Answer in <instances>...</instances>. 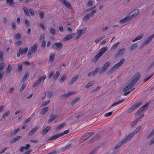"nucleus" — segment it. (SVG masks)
I'll use <instances>...</instances> for the list:
<instances>
[{
	"label": "nucleus",
	"instance_id": "obj_11",
	"mask_svg": "<svg viewBox=\"0 0 154 154\" xmlns=\"http://www.w3.org/2000/svg\"><path fill=\"white\" fill-rule=\"evenodd\" d=\"M131 19L130 15L128 14L127 16L120 20L119 21V22L121 23H124L128 22Z\"/></svg>",
	"mask_w": 154,
	"mask_h": 154
},
{
	"label": "nucleus",
	"instance_id": "obj_15",
	"mask_svg": "<svg viewBox=\"0 0 154 154\" xmlns=\"http://www.w3.org/2000/svg\"><path fill=\"white\" fill-rule=\"evenodd\" d=\"M38 129V128L37 126H36L34 128H33L32 129V130L28 133V136H32L34 133H35L37 131Z\"/></svg>",
	"mask_w": 154,
	"mask_h": 154
},
{
	"label": "nucleus",
	"instance_id": "obj_19",
	"mask_svg": "<svg viewBox=\"0 0 154 154\" xmlns=\"http://www.w3.org/2000/svg\"><path fill=\"white\" fill-rule=\"evenodd\" d=\"M46 95L48 98H51L53 95V93L51 91H48L45 92Z\"/></svg>",
	"mask_w": 154,
	"mask_h": 154
},
{
	"label": "nucleus",
	"instance_id": "obj_59",
	"mask_svg": "<svg viewBox=\"0 0 154 154\" xmlns=\"http://www.w3.org/2000/svg\"><path fill=\"white\" fill-rule=\"evenodd\" d=\"M26 85V84H23L21 88L20 89V92H21L23 91L24 89L25 88V87Z\"/></svg>",
	"mask_w": 154,
	"mask_h": 154
},
{
	"label": "nucleus",
	"instance_id": "obj_61",
	"mask_svg": "<svg viewBox=\"0 0 154 154\" xmlns=\"http://www.w3.org/2000/svg\"><path fill=\"white\" fill-rule=\"evenodd\" d=\"M39 26L43 30H45L46 29L45 26L44 25L43 23H40L39 24Z\"/></svg>",
	"mask_w": 154,
	"mask_h": 154
},
{
	"label": "nucleus",
	"instance_id": "obj_8",
	"mask_svg": "<svg viewBox=\"0 0 154 154\" xmlns=\"http://www.w3.org/2000/svg\"><path fill=\"white\" fill-rule=\"evenodd\" d=\"M139 10L137 9H135L131 11L128 14L130 15L131 18L136 17L139 14Z\"/></svg>",
	"mask_w": 154,
	"mask_h": 154
},
{
	"label": "nucleus",
	"instance_id": "obj_26",
	"mask_svg": "<svg viewBox=\"0 0 154 154\" xmlns=\"http://www.w3.org/2000/svg\"><path fill=\"white\" fill-rule=\"evenodd\" d=\"M60 74L59 71H57L55 74L53 76V78L54 80L56 81L58 77Z\"/></svg>",
	"mask_w": 154,
	"mask_h": 154
},
{
	"label": "nucleus",
	"instance_id": "obj_45",
	"mask_svg": "<svg viewBox=\"0 0 154 154\" xmlns=\"http://www.w3.org/2000/svg\"><path fill=\"white\" fill-rule=\"evenodd\" d=\"M66 75L65 74L63 75L61 77L60 80V82H63L66 79Z\"/></svg>",
	"mask_w": 154,
	"mask_h": 154
},
{
	"label": "nucleus",
	"instance_id": "obj_23",
	"mask_svg": "<svg viewBox=\"0 0 154 154\" xmlns=\"http://www.w3.org/2000/svg\"><path fill=\"white\" fill-rule=\"evenodd\" d=\"M21 138L20 136H18L15 137L13 138L10 141V143H15L17 140Z\"/></svg>",
	"mask_w": 154,
	"mask_h": 154
},
{
	"label": "nucleus",
	"instance_id": "obj_63",
	"mask_svg": "<svg viewBox=\"0 0 154 154\" xmlns=\"http://www.w3.org/2000/svg\"><path fill=\"white\" fill-rule=\"evenodd\" d=\"M20 128H19L14 130L12 132V134H16L20 131Z\"/></svg>",
	"mask_w": 154,
	"mask_h": 154
},
{
	"label": "nucleus",
	"instance_id": "obj_25",
	"mask_svg": "<svg viewBox=\"0 0 154 154\" xmlns=\"http://www.w3.org/2000/svg\"><path fill=\"white\" fill-rule=\"evenodd\" d=\"M79 100V98L74 99L71 100L70 103V104L72 105H74L77 103Z\"/></svg>",
	"mask_w": 154,
	"mask_h": 154
},
{
	"label": "nucleus",
	"instance_id": "obj_40",
	"mask_svg": "<svg viewBox=\"0 0 154 154\" xmlns=\"http://www.w3.org/2000/svg\"><path fill=\"white\" fill-rule=\"evenodd\" d=\"M139 119H136L134 121L132 122L131 123V126L133 127L139 121Z\"/></svg>",
	"mask_w": 154,
	"mask_h": 154
},
{
	"label": "nucleus",
	"instance_id": "obj_47",
	"mask_svg": "<svg viewBox=\"0 0 154 154\" xmlns=\"http://www.w3.org/2000/svg\"><path fill=\"white\" fill-rule=\"evenodd\" d=\"M101 56H102L99 53H98L94 57V59L96 61H97Z\"/></svg>",
	"mask_w": 154,
	"mask_h": 154
},
{
	"label": "nucleus",
	"instance_id": "obj_55",
	"mask_svg": "<svg viewBox=\"0 0 154 154\" xmlns=\"http://www.w3.org/2000/svg\"><path fill=\"white\" fill-rule=\"evenodd\" d=\"M10 113V111H8L6 112L3 115V117L5 118L8 115H9Z\"/></svg>",
	"mask_w": 154,
	"mask_h": 154
},
{
	"label": "nucleus",
	"instance_id": "obj_44",
	"mask_svg": "<svg viewBox=\"0 0 154 154\" xmlns=\"http://www.w3.org/2000/svg\"><path fill=\"white\" fill-rule=\"evenodd\" d=\"M100 136L98 134H97L95 136H93L92 137V139H94V140H98L100 137Z\"/></svg>",
	"mask_w": 154,
	"mask_h": 154
},
{
	"label": "nucleus",
	"instance_id": "obj_41",
	"mask_svg": "<svg viewBox=\"0 0 154 154\" xmlns=\"http://www.w3.org/2000/svg\"><path fill=\"white\" fill-rule=\"evenodd\" d=\"M29 75V73L28 72H27L25 73L23 77V81H25L28 77Z\"/></svg>",
	"mask_w": 154,
	"mask_h": 154
},
{
	"label": "nucleus",
	"instance_id": "obj_37",
	"mask_svg": "<svg viewBox=\"0 0 154 154\" xmlns=\"http://www.w3.org/2000/svg\"><path fill=\"white\" fill-rule=\"evenodd\" d=\"M98 148V146H97L94 148L89 154H95V152L97 150Z\"/></svg>",
	"mask_w": 154,
	"mask_h": 154
},
{
	"label": "nucleus",
	"instance_id": "obj_24",
	"mask_svg": "<svg viewBox=\"0 0 154 154\" xmlns=\"http://www.w3.org/2000/svg\"><path fill=\"white\" fill-rule=\"evenodd\" d=\"M48 107H47L42 109L40 110V113L41 114H45L48 111Z\"/></svg>",
	"mask_w": 154,
	"mask_h": 154
},
{
	"label": "nucleus",
	"instance_id": "obj_10",
	"mask_svg": "<svg viewBox=\"0 0 154 154\" xmlns=\"http://www.w3.org/2000/svg\"><path fill=\"white\" fill-rule=\"evenodd\" d=\"M94 134V132H90L84 134L81 138V140H82V141L81 143L84 141L86 139L91 136L93 135Z\"/></svg>",
	"mask_w": 154,
	"mask_h": 154
},
{
	"label": "nucleus",
	"instance_id": "obj_4",
	"mask_svg": "<svg viewBox=\"0 0 154 154\" xmlns=\"http://www.w3.org/2000/svg\"><path fill=\"white\" fill-rule=\"evenodd\" d=\"M142 104V102H140L136 103L132 105L130 108L128 109L126 111L128 113L132 112L134 109L138 108Z\"/></svg>",
	"mask_w": 154,
	"mask_h": 154
},
{
	"label": "nucleus",
	"instance_id": "obj_54",
	"mask_svg": "<svg viewBox=\"0 0 154 154\" xmlns=\"http://www.w3.org/2000/svg\"><path fill=\"white\" fill-rule=\"evenodd\" d=\"M14 37L16 39H19L21 37V35L20 33H17L15 35Z\"/></svg>",
	"mask_w": 154,
	"mask_h": 154
},
{
	"label": "nucleus",
	"instance_id": "obj_39",
	"mask_svg": "<svg viewBox=\"0 0 154 154\" xmlns=\"http://www.w3.org/2000/svg\"><path fill=\"white\" fill-rule=\"evenodd\" d=\"M137 44L136 43H135L131 45L129 48V49L130 51H131L133 50L134 48H137Z\"/></svg>",
	"mask_w": 154,
	"mask_h": 154
},
{
	"label": "nucleus",
	"instance_id": "obj_16",
	"mask_svg": "<svg viewBox=\"0 0 154 154\" xmlns=\"http://www.w3.org/2000/svg\"><path fill=\"white\" fill-rule=\"evenodd\" d=\"M125 52V48H122L119 49L117 52V54L116 56H121Z\"/></svg>",
	"mask_w": 154,
	"mask_h": 154
},
{
	"label": "nucleus",
	"instance_id": "obj_1",
	"mask_svg": "<svg viewBox=\"0 0 154 154\" xmlns=\"http://www.w3.org/2000/svg\"><path fill=\"white\" fill-rule=\"evenodd\" d=\"M140 78V75L139 73H136L132 76L129 82L127 83V85L124 89L123 91H127L131 89L138 80Z\"/></svg>",
	"mask_w": 154,
	"mask_h": 154
},
{
	"label": "nucleus",
	"instance_id": "obj_52",
	"mask_svg": "<svg viewBox=\"0 0 154 154\" xmlns=\"http://www.w3.org/2000/svg\"><path fill=\"white\" fill-rule=\"evenodd\" d=\"M54 54L53 55L51 54L50 55L49 57V60L50 61L53 62L54 60V57L55 56Z\"/></svg>",
	"mask_w": 154,
	"mask_h": 154
},
{
	"label": "nucleus",
	"instance_id": "obj_5",
	"mask_svg": "<svg viewBox=\"0 0 154 154\" xmlns=\"http://www.w3.org/2000/svg\"><path fill=\"white\" fill-rule=\"evenodd\" d=\"M52 47L54 50L60 51L63 48V44L61 42L54 43L52 44Z\"/></svg>",
	"mask_w": 154,
	"mask_h": 154
},
{
	"label": "nucleus",
	"instance_id": "obj_60",
	"mask_svg": "<svg viewBox=\"0 0 154 154\" xmlns=\"http://www.w3.org/2000/svg\"><path fill=\"white\" fill-rule=\"evenodd\" d=\"M46 42L44 41H42V48H45L46 45Z\"/></svg>",
	"mask_w": 154,
	"mask_h": 154
},
{
	"label": "nucleus",
	"instance_id": "obj_7",
	"mask_svg": "<svg viewBox=\"0 0 154 154\" xmlns=\"http://www.w3.org/2000/svg\"><path fill=\"white\" fill-rule=\"evenodd\" d=\"M28 50V48L27 47H25L24 48H21L19 50V52L17 53V57H19L20 54H26Z\"/></svg>",
	"mask_w": 154,
	"mask_h": 154
},
{
	"label": "nucleus",
	"instance_id": "obj_57",
	"mask_svg": "<svg viewBox=\"0 0 154 154\" xmlns=\"http://www.w3.org/2000/svg\"><path fill=\"white\" fill-rule=\"evenodd\" d=\"M6 1L7 3L10 6H11L13 3V0H7Z\"/></svg>",
	"mask_w": 154,
	"mask_h": 154
},
{
	"label": "nucleus",
	"instance_id": "obj_62",
	"mask_svg": "<svg viewBox=\"0 0 154 154\" xmlns=\"http://www.w3.org/2000/svg\"><path fill=\"white\" fill-rule=\"evenodd\" d=\"M3 52L2 51H0V59L2 60L3 59Z\"/></svg>",
	"mask_w": 154,
	"mask_h": 154
},
{
	"label": "nucleus",
	"instance_id": "obj_43",
	"mask_svg": "<svg viewBox=\"0 0 154 154\" xmlns=\"http://www.w3.org/2000/svg\"><path fill=\"white\" fill-rule=\"evenodd\" d=\"M120 42H118L116 43H115V44L113 45L112 46V47L111 49H115L120 44Z\"/></svg>",
	"mask_w": 154,
	"mask_h": 154
},
{
	"label": "nucleus",
	"instance_id": "obj_58",
	"mask_svg": "<svg viewBox=\"0 0 154 154\" xmlns=\"http://www.w3.org/2000/svg\"><path fill=\"white\" fill-rule=\"evenodd\" d=\"M23 8L24 9V13L26 14V15L27 16H29V13L28 12V9H27L25 7H24Z\"/></svg>",
	"mask_w": 154,
	"mask_h": 154
},
{
	"label": "nucleus",
	"instance_id": "obj_14",
	"mask_svg": "<svg viewBox=\"0 0 154 154\" xmlns=\"http://www.w3.org/2000/svg\"><path fill=\"white\" fill-rule=\"evenodd\" d=\"M131 134H129L128 136L122 139L120 143L122 145L123 144H124L129 141L131 140V138L132 137V136H131Z\"/></svg>",
	"mask_w": 154,
	"mask_h": 154
},
{
	"label": "nucleus",
	"instance_id": "obj_27",
	"mask_svg": "<svg viewBox=\"0 0 154 154\" xmlns=\"http://www.w3.org/2000/svg\"><path fill=\"white\" fill-rule=\"evenodd\" d=\"M144 36L143 34H141L140 35H139L132 41V42H134L138 40L141 39Z\"/></svg>",
	"mask_w": 154,
	"mask_h": 154
},
{
	"label": "nucleus",
	"instance_id": "obj_42",
	"mask_svg": "<svg viewBox=\"0 0 154 154\" xmlns=\"http://www.w3.org/2000/svg\"><path fill=\"white\" fill-rule=\"evenodd\" d=\"M50 32L52 35H55L56 34L55 30L53 27L50 28Z\"/></svg>",
	"mask_w": 154,
	"mask_h": 154
},
{
	"label": "nucleus",
	"instance_id": "obj_30",
	"mask_svg": "<svg viewBox=\"0 0 154 154\" xmlns=\"http://www.w3.org/2000/svg\"><path fill=\"white\" fill-rule=\"evenodd\" d=\"M148 44L149 43L146 41L142 42L140 45V48L143 49L145 46L146 45Z\"/></svg>",
	"mask_w": 154,
	"mask_h": 154
},
{
	"label": "nucleus",
	"instance_id": "obj_48",
	"mask_svg": "<svg viewBox=\"0 0 154 154\" xmlns=\"http://www.w3.org/2000/svg\"><path fill=\"white\" fill-rule=\"evenodd\" d=\"M93 4V2L92 0H89L87 4V5L89 7L91 6Z\"/></svg>",
	"mask_w": 154,
	"mask_h": 154
},
{
	"label": "nucleus",
	"instance_id": "obj_36",
	"mask_svg": "<svg viewBox=\"0 0 154 154\" xmlns=\"http://www.w3.org/2000/svg\"><path fill=\"white\" fill-rule=\"evenodd\" d=\"M51 118L48 120V123H50L53 121L54 119H56L57 117V116L56 115H54L53 114H52L51 115Z\"/></svg>",
	"mask_w": 154,
	"mask_h": 154
},
{
	"label": "nucleus",
	"instance_id": "obj_21",
	"mask_svg": "<svg viewBox=\"0 0 154 154\" xmlns=\"http://www.w3.org/2000/svg\"><path fill=\"white\" fill-rule=\"evenodd\" d=\"M61 136L62 134H60L59 133L51 137L50 138L49 140H53Z\"/></svg>",
	"mask_w": 154,
	"mask_h": 154
},
{
	"label": "nucleus",
	"instance_id": "obj_51",
	"mask_svg": "<svg viewBox=\"0 0 154 154\" xmlns=\"http://www.w3.org/2000/svg\"><path fill=\"white\" fill-rule=\"evenodd\" d=\"M143 111V110L141 108H140V109L135 113V115L136 116L140 114Z\"/></svg>",
	"mask_w": 154,
	"mask_h": 154
},
{
	"label": "nucleus",
	"instance_id": "obj_13",
	"mask_svg": "<svg viewBox=\"0 0 154 154\" xmlns=\"http://www.w3.org/2000/svg\"><path fill=\"white\" fill-rule=\"evenodd\" d=\"M86 30V29H84L83 30L79 29L77 30V32H78L79 33L75 37V39H79L82 35L85 33Z\"/></svg>",
	"mask_w": 154,
	"mask_h": 154
},
{
	"label": "nucleus",
	"instance_id": "obj_35",
	"mask_svg": "<svg viewBox=\"0 0 154 154\" xmlns=\"http://www.w3.org/2000/svg\"><path fill=\"white\" fill-rule=\"evenodd\" d=\"M154 37V33L148 37L146 40L148 43L151 41L153 38Z\"/></svg>",
	"mask_w": 154,
	"mask_h": 154
},
{
	"label": "nucleus",
	"instance_id": "obj_50",
	"mask_svg": "<svg viewBox=\"0 0 154 154\" xmlns=\"http://www.w3.org/2000/svg\"><path fill=\"white\" fill-rule=\"evenodd\" d=\"M154 73L150 75L149 77L147 78H146L143 80V82H145L148 80L149 79H150L153 76Z\"/></svg>",
	"mask_w": 154,
	"mask_h": 154
},
{
	"label": "nucleus",
	"instance_id": "obj_6",
	"mask_svg": "<svg viewBox=\"0 0 154 154\" xmlns=\"http://www.w3.org/2000/svg\"><path fill=\"white\" fill-rule=\"evenodd\" d=\"M46 78V76L45 75H43V76L40 77L36 82L34 84L33 87H34L36 86L39 85L42 82H43Z\"/></svg>",
	"mask_w": 154,
	"mask_h": 154
},
{
	"label": "nucleus",
	"instance_id": "obj_31",
	"mask_svg": "<svg viewBox=\"0 0 154 154\" xmlns=\"http://www.w3.org/2000/svg\"><path fill=\"white\" fill-rule=\"evenodd\" d=\"M90 16L91 14H87L83 17V20L84 21H87L89 19Z\"/></svg>",
	"mask_w": 154,
	"mask_h": 154
},
{
	"label": "nucleus",
	"instance_id": "obj_20",
	"mask_svg": "<svg viewBox=\"0 0 154 154\" xmlns=\"http://www.w3.org/2000/svg\"><path fill=\"white\" fill-rule=\"evenodd\" d=\"M107 49L108 48L107 47H103L100 49L99 53L102 56Z\"/></svg>",
	"mask_w": 154,
	"mask_h": 154
},
{
	"label": "nucleus",
	"instance_id": "obj_32",
	"mask_svg": "<svg viewBox=\"0 0 154 154\" xmlns=\"http://www.w3.org/2000/svg\"><path fill=\"white\" fill-rule=\"evenodd\" d=\"M66 125L65 123H63L58 125L56 128V129L57 130H59L63 128Z\"/></svg>",
	"mask_w": 154,
	"mask_h": 154
},
{
	"label": "nucleus",
	"instance_id": "obj_38",
	"mask_svg": "<svg viewBox=\"0 0 154 154\" xmlns=\"http://www.w3.org/2000/svg\"><path fill=\"white\" fill-rule=\"evenodd\" d=\"M105 37V35H103L101 37L96 39L95 40V42L96 43H98L102 39L104 38Z\"/></svg>",
	"mask_w": 154,
	"mask_h": 154
},
{
	"label": "nucleus",
	"instance_id": "obj_22",
	"mask_svg": "<svg viewBox=\"0 0 154 154\" xmlns=\"http://www.w3.org/2000/svg\"><path fill=\"white\" fill-rule=\"evenodd\" d=\"M51 128L50 127H46L44 130L42 131V134L43 135L46 134L49 131Z\"/></svg>",
	"mask_w": 154,
	"mask_h": 154
},
{
	"label": "nucleus",
	"instance_id": "obj_56",
	"mask_svg": "<svg viewBox=\"0 0 154 154\" xmlns=\"http://www.w3.org/2000/svg\"><path fill=\"white\" fill-rule=\"evenodd\" d=\"M124 100H120V101H119V102L114 103L111 105V106H114L117 105H118V104L120 103L121 102H123L124 101Z\"/></svg>",
	"mask_w": 154,
	"mask_h": 154
},
{
	"label": "nucleus",
	"instance_id": "obj_28",
	"mask_svg": "<svg viewBox=\"0 0 154 154\" xmlns=\"http://www.w3.org/2000/svg\"><path fill=\"white\" fill-rule=\"evenodd\" d=\"M63 4H64L66 7L69 9L71 8H72V7L70 3L66 0H65Z\"/></svg>",
	"mask_w": 154,
	"mask_h": 154
},
{
	"label": "nucleus",
	"instance_id": "obj_34",
	"mask_svg": "<svg viewBox=\"0 0 154 154\" xmlns=\"http://www.w3.org/2000/svg\"><path fill=\"white\" fill-rule=\"evenodd\" d=\"M11 69L12 67L11 65L10 64H9L6 69V72L7 74H8L10 73L11 72Z\"/></svg>",
	"mask_w": 154,
	"mask_h": 154
},
{
	"label": "nucleus",
	"instance_id": "obj_33",
	"mask_svg": "<svg viewBox=\"0 0 154 154\" xmlns=\"http://www.w3.org/2000/svg\"><path fill=\"white\" fill-rule=\"evenodd\" d=\"M94 81H90L85 86V88H88L92 86L94 84Z\"/></svg>",
	"mask_w": 154,
	"mask_h": 154
},
{
	"label": "nucleus",
	"instance_id": "obj_46",
	"mask_svg": "<svg viewBox=\"0 0 154 154\" xmlns=\"http://www.w3.org/2000/svg\"><path fill=\"white\" fill-rule=\"evenodd\" d=\"M149 106V102L147 103L145 105L143 106L140 108L144 110V109H146Z\"/></svg>",
	"mask_w": 154,
	"mask_h": 154
},
{
	"label": "nucleus",
	"instance_id": "obj_53",
	"mask_svg": "<svg viewBox=\"0 0 154 154\" xmlns=\"http://www.w3.org/2000/svg\"><path fill=\"white\" fill-rule=\"evenodd\" d=\"M98 71V67L96 68L93 71L92 76H94L96 74Z\"/></svg>",
	"mask_w": 154,
	"mask_h": 154
},
{
	"label": "nucleus",
	"instance_id": "obj_49",
	"mask_svg": "<svg viewBox=\"0 0 154 154\" xmlns=\"http://www.w3.org/2000/svg\"><path fill=\"white\" fill-rule=\"evenodd\" d=\"M50 102V100H48L45 102H43L41 105V106H43L47 105Z\"/></svg>",
	"mask_w": 154,
	"mask_h": 154
},
{
	"label": "nucleus",
	"instance_id": "obj_17",
	"mask_svg": "<svg viewBox=\"0 0 154 154\" xmlns=\"http://www.w3.org/2000/svg\"><path fill=\"white\" fill-rule=\"evenodd\" d=\"M141 126H139V127L137 128L134 131L132 132L130 134H131V136L132 137L134 136L140 130L141 128Z\"/></svg>",
	"mask_w": 154,
	"mask_h": 154
},
{
	"label": "nucleus",
	"instance_id": "obj_18",
	"mask_svg": "<svg viewBox=\"0 0 154 154\" xmlns=\"http://www.w3.org/2000/svg\"><path fill=\"white\" fill-rule=\"evenodd\" d=\"M79 75H77L72 78L69 81V83L70 84H72L76 80L79 78Z\"/></svg>",
	"mask_w": 154,
	"mask_h": 154
},
{
	"label": "nucleus",
	"instance_id": "obj_12",
	"mask_svg": "<svg viewBox=\"0 0 154 154\" xmlns=\"http://www.w3.org/2000/svg\"><path fill=\"white\" fill-rule=\"evenodd\" d=\"M76 35L75 33H71L67 35L65 37L63 38V41H67L73 38L74 36Z\"/></svg>",
	"mask_w": 154,
	"mask_h": 154
},
{
	"label": "nucleus",
	"instance_id": "obj_29",
	"mask_svg": "<svg viewBox=\"0 0 154 154\" xmlns=\"http://www.w3.org/2000/svg\"><path fill=\"white\" fill-rule=\"evenodd\" d=\"M71 147V144H69L67 146H66L64 147H63L62 149V152H64L66 151V150L70 148Z\"/></svg>",
	"mask_w": 154,
	"mask_h": 154
},
{
	"label": "nucleus",
	"instance_id": "obj_2",
	"mask_svg": "<svg viewBox=\"0 0 154 154\" xmlns=\"http://www.w3.org/2000/svg\"><path fill=\"white\" fill-rule=\"evenodd\" d=\"M38 48V45L37 43H35L33 46L29 48V50L28 51V54H27L28 57L29 58L32 57V55L33 52L35 53Z\"/></svg>",
	"mask_w": 154,
	"mask_h": 154
},
{
	"label": "nucleus",
	"instance_id": "obj_3",
	"mask_svg": "<svg viewBox=\"0 0 154 154\" xmlns=\"http://www.w3.org/2000/svg\"><path fill=\"white\" fill-rule=\"evenodd\" d=\"M125 61V59H122L118 63L116 64L114 66L111 67L110 69L109 72L111 74L113 73L114 71L118 69Z\"/></svg>",
	"mask_w": 154,
	"mask_h": 154
},
{
	"label": "nucleus",
	"instance_id": "obj_64",
	"mask_svg": "<svg viewBox=\"0 0 154 154\" xmlns=\"http://www.w3.org/2000/svg\"><path fill=\"white\" fill-rule=\"evenodd\" d=\"M153 66H154V61L147 68V69H149L152 67Z\"/></svg>",
	"mask_w": 154,
	"mask_h": 154
},
{
	"label": "nucleus",
	"instance_id": "obj_9",
	"mask_svg": "<svg viewBox=\"0 0 154 154\" xmlns=\"http://www.w3.org/2000/svg\"><path fill=\"white\" fill-rule=\"evenodd\" d=\"M110 65V63L108 61L106 62L102 68L99 72L100 73H103L107 69L108 67Z\"/></svg>",
	"mask_w": 154,
	"mask_h": 154
}]
</instances>
